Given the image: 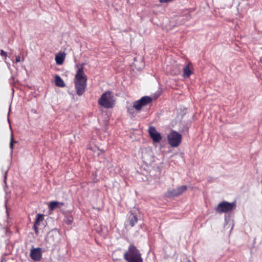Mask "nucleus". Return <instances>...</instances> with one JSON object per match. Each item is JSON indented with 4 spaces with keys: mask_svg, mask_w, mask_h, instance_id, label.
<instances>
[{
    "mask_svg": "<svg viewBox=\"0 0 262 262\" xmlns=\"http://www.w3.org/2000/svg\"><path fill=\"white\" fill-rule=\"evenodd\" d=\"M20 61V57L19 56H17L16 57V62H18Z\"/></svg>",
    "mask_w": 262,
    "mask_h": 262,
    "instance_id": "19",
    "label": "nucleus"
},
{
    "mask_svg": "<svg viewBox=\"0 0 262 262\" xmlns=\"http://www.w3.org/2000/svg\"><path fill=\"white\" fill-rule=\"evenodd\" d=\"M87 77L83 69L81 68L78 70L75 76V86L77 95H82L85 92L86 86Z\"/></svg>",
    "mask_w": 262,
    "mask_h": 262,
    "instance_id": "1",
    "label": "nucleus"
},
{
    "mask_svg": "<svg viewBox=\"0 0 262 262\" xmlns=\"http://www.w3.org/2000/svg\"><path fill=\"white\" fill-rule=\"evenodd\" d=\"M142 254L134 244H130L124 253L123 257L127 262H143Z\"/></svg>",
    "mask_w": 262,
    "mask_h": 262,
    "instance_id": "2",
    "label": "nucleus"
},
{
    "mask_svg": "<svg viewBox=\"0 0 262 262\" xmlns=\"http://www.w3.org/2000/svg\"><path fill=\"white\" fill-rule=\"evenodd\" d=\"M55 82L57 86L63 88L66 86L64 82L59 75H56L55 76Z\"/></svg>",
    "mask_w": 262,
    "mask_h": 262,
    "instance_id": "14",
    "label": "nucleus"
},
{
    "mask_svg": "<svg viewBox=\"0 0 262 262\" xmlns=\"http://www.w3.org/2000/svg\"><path fill=\"white\" fill-rule=\"evenodd\" d=\"M99 105L106 108H113L115 103L112 92L107 91L103 93L98 101Z\"/></svg>",
    "mask_w": 262,
    "mask_h": 262,
    "instance_id": "3",
    "label": "nucleus"
},
{
    "mask_svg": "<svg viewBox=\"0 0 262 262\" xmlns=\"http://www.w3.org/2000/svg\"><path fill=\"white\" fill-rule=\"evenodd\" d=\"M64 205L63 203H59L57 201H51L49 204V208L50 210H54L56 208H59Z\"/></svg>",
    "mask_w": 262,
    "mask_h": 262,
    "instance_id": "12",
    "label": "nucleus"
},
{
    "mask_svg": "<svg viewBox=\"0 0 262 262\" xmlns=\"http://www.w3.org/2000/svg\"><path fill=\"white\" fill-rule=\"evenodd\" d=\"M187 189V187L186 186H181L176 189H173L172 190L169 191V194L171 196H178L185 192Z\"/></svg>",
    "mask_w": 262,
    "mask_h": 262,
    "instance_id": "9",
    "label": "nucleus"
},
{
    "mask_svg": "<svg viewBox=\"0 0 262 262\" xmlns=\"http://www.w3.org/2000/svg\"><path fill=\"white\" fill-rule=\"evenodd\" d=\"M65 58L63 53H59L55 56V61L57 64L61 65L63 63Z\"/></svg>",
    "mask_w": 262,
    "mask_h": 262,
    "instance_id": "13",
    "label": "nucleus"
},
{
    "mask_svg": "<svg viewBox=\"0 0 262 262\" xmlns=\"http://www.w3.org/2000/svg\"><path fill=\"white\" fill-rule=\"evenodd\" d=\"M236 207L235 202L229 203L223 201L220 203L215 208V211L219 213H226L233 210Z\"/></svg>",
    "mask_w": 262,
    "mask_h": 262,
    "instance_id": "4",
    "label": "nucleus"
},
{
    "mask_svg": "<svg viewBox=\"0 0 262 262\" xmlns=\"http://www.w3.org/2000/svg\"><path fill=\"white\" fill-rule=\"evenodd\" d=\"M193 66L191 63L186 64L183 68V77L184 78H189L192 74Z\"/></svg>",
    "mask_w": 262,
    "mask_h": 262,
    "instance_id": "10",
    "label": "nucleus"
},
{
    "mask_svg": "<svg viewBox=\"0 0 262 262\" xmlns=\"http://www.w3.org/2000/svg\"><path fill=\"white\" fill-rule=\"evenodd\" d=\"M137 215L133 212H130L127 220V222L128 223L129 225L133 227L136 225V224H137Z\"/></svg>",
    "mask_w": 262,
    "mask_h": 262,
    "instance_id": "11",
    "label": "nucleus"
},
{
    "mask_svg": "<svg viewBox=\"0 0 262 262\" xmlns=\"http://www.w3.org/2000/svg\"><path fill=\"white\" fill-rule=\"evenodd\" d=\"M1 55L2 56H4L5 58H6L7 55V53L6 52H5L4 50H1Z\"/></svg>",
    "mask_w": 262,
    "mask_h": 262,
    "instance_id": "18",
    "label": "nucleus"
},
{
    "mask_svg": "<svg viewBox=\"0 0 262 262\" xmlns=\"http://www.w3.org/2000/svg\"><path fill=\"white\" fill-rule=\"evenodd\" d=\"M71 223H72L71 221H70V220L68 221V224H71Z\"/></svg>",
    "mask_w": 262,
    "mask_h": 262,
    "instance_id": "20",
    "label": "nucleus"
},
{
    "mask_svg": "<svg viewBox=\"0 0 262 262\" xmlns=\"http://www.w3.org/2000/svg\"><path fill=\"white\" fill-rule=\"evenodd\" d=\"M42 250L41 248H33L31 250L30 257L35 261H40L42 258Z\"/></svg>",
    "mask_w": 262,
    "mask_h": 262,
    "instance_id": "7",
    "label": "nucleus"
},
{
    "mask_svg": "<svg viewBox=\"0 0 262 262\" xmlns=\"http://www.w3.org/2000/svg\"><path fill=\"white\" fill-rule=\"evenodd\" d=\"M148 132L150 137L154 142H159L161 140L162 137L160 134L157 132L155 127L150 126Z\"/></svg>",
    "mask_w": 262,
    "mask_h": 262,
    "instance_id": "8",
    "label": "nucleus"
},
{
    "mask_svg": "<svg viewBox=\"0 0 262 262\" xmlns=\"http://www.w3.org/2000/svg\"><path fill=\"white\" fill-rule=\"evenodd\" d=\"M39 225H40L36 224L35 223L34 224V225H33V229H34L35 233L36 235H37L38 234V226Z\"/></svg>",
    "mask_w": 262,
    "mask_h": 262,
    "instance_id": "16",
    "label": "nucleus"
},
{
    "mask_svg": "<svg viewBox=\"0 0 262 262\" xmlns=\"http://www.w3.org/2000/svg\"><path fill=\"white\" fill-rule=\"evenodd\" d=\"M14 139H13V134H11V137L10 143V147L11 148V149L12 150L13 148V143H14Z\"/></svg>",
    "mask_w": 262,
    "mask_h": 262,
    "instance_id": "17",
    "label": "nucleus"
},
{
    "mask_svg": "<svg viewBox=\"0 0 262 262\" xmlns=\"http://www.w3.org/2000/svg\"><path fill=\"white\" fill-rule=\"evenodd\" d=\"M167 139L169 144L171 147H177L181 142L182 135L176 131L172 130L168 134Z\"/></svg>",
    "mask_w": 262,
    "mask_h": 262,
    "instance_id": "5",
    "label": "nucleus"
},
{
    "mask_svg": "<svg viewBox=\"0 0 262 262\" xmlns=\"http://www.w3.org/2000/svg\"><path fill=\"white\" fill-rule=\"evenodd\" d=\"M43 220V215L38 214L36 216L35 224L40 225V222Z\"/></svg>",
    "mask_w": 262,
    "mask_h": 262,
    "instance_id": "15",
    "label": "nucleus"
},
{
    "mask_svg": "<svg viewBox=\"0 0 262 262\" xmlns=\"http://www.w3.org/2000/svg\"><path fill=\"white\" fill-rule=\"evenodd\" d=\"M152 99L149 96L142 97L139 100L134 102L133 107L138 111L141 110L142 107L151 103Z\"/></svg>",
    "mask_w": 262,
    "mask_h": 262,
    "instance_id": "6",
    "label": "nucleus"
}]
</instances>
